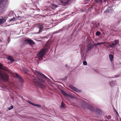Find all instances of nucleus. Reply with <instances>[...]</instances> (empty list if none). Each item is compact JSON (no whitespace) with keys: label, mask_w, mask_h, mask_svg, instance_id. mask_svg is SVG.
Segmentation results:
<instances>
[{"label":"nucleus","mask_w":121,"mask_h":121,"mask_svg":"<svg viewBox=\"0 0 121 121\" xmlns=\"http://www.w3.org/2000/svg\"><path fill=\"white\" fill-rule=\"evenodd\" d=\"M0 69H2L8 72L9 71L7 67H2V65L1 63H0ZM0 78L5 81H7L9 78V76L6 73L0 70Z\"/></svg>","instance_id":"1"},{"label":"nucleus","mask_w":121,"mask_h":121,"mask_svg":"<svg viewBox=\"0 0 121 121\" xmlns=\"http://www.w3.org/2000/svg\"><path fill=\"white\" fill-rule=\"evenodd\" d=\"M9 3L8 0H0V12H5Z\"/></svg>","instance_id":"2"},{"label":"nucleus","mask_w":121,"mask_h":121,"mask_svg":"<svg viewBox=\"0 0 121 121\" xmlns=\"http://www.w3.org/2000/svg\"><path fill=\"white\" fill-rule=\"evenodd\" d=\"M35 83L37 86H39L41 88H44L45 86L41 84L40 83L44 82V80L39 77H38L35 79H34Z\"/></svg>","instance_id":"3"},{"label":"nucleus","mask_w":121,"mask_h":121,"mask_svg":"<svg viewBox=\"0 0 121 121\" xmlns=\"http://www.w3.org/2000/svg\"><path fill=\"white\" fill-rule=\"evenodd\" d=\"M47 49V48H43L37 54V58L40 60H42L45 54V52Z\"/></svg>","instance_id":"4"},{"label":"nucleus","mask_w":121,"mask_h":121,"mask_svg":"<svg viewBox=\"0 0 121 121\" xmlns=\"http://www.w3.org/2000/svg\"><path fill=\"white\" fill-rule=\"evenodd\" d=\"M87 108L91 111H95L96 112L98 113H99L100 111L99 109L97 108L95 110L93 107L91 105H88L87 106Z\"/></svg>","instance_id":"5"},{"label":"nucleus","mask_w":121,"mask_h":121,"mask_svg":"<svg viewBox=\"0 0 121 121\" xmlns=\"http://www.w3.org/2000/svg\"><path fill=\"white\" fill-rule=\"evenodd\" d=\"M37 73L40 75V76L43 78H44L46 80H49V79L47 77L45 76L44 74L40 73V72L38 71H36Z\"/></svg>","instance_id":"6"},{"label":"nucleus","mask_w":121,"mask_h":121,"mask_svg":"<svg viewBox=\"0 0 121 121\" xmlns=\"http://www.w3.org/2000/svg\"><path fill=\"white\" fill-rule=\"evenodd\" d=\"M44 25V24L42 23L39 24V32H38V33H39L42 32Z\"/></svg>","instance_id":"7"},{"label":"nucleus","mask_w":121,"mask_h":121,"mask_svg":"<svg viewBox=\"0 0 121 121\" xmlns=\"http://www.w3.org/2000/svg\"><path fill=\"white\" fill-rule=\"evenodd\" d=\"M109 84L111 86H113L117 85V83L116 81H112L109 82Z\"/></svg>","instance_id":"8"},{"label":"nucleus","mask_w":121,"mask_h":121,"mask_svg":"<svg viewBox=\"0 0 121 121\" xmlns=\"http://www.w3.org/2000/svg\"><path fill=\"white\" fill-rule=\"evenodd\" d=\"M6 20L5 18H0V25L3 24L6 22Z\"/></svg>","instance_id":"9"},{"label":"nucleus","mask_w":121,"mask_h":121,"mask_svg":"<svg viewBox=\"0 0 121 121\" xmlns=\"http://www.w3.org/2000/svg\"><path fill=\"white\" fill-rule=\"evenodd\" d=\"M113 11V9L112 8L109 7L108 9L106 11H105V12L106 13H111Z\"/></svg>","instance_id":"10"},{"label":"nucleus","mask_w":121,"mask_h":121,"mask_svg":"<svg viewBox=\"0 0 121 121\" xmlns=\"http://www.w3.org/2000/svg\"><path fill=\"white\" fill-rule=\"evenodd\" d=\"M26 40L30 45L33 44H35V43L34 41L31 39H27Z\"/></svg>","instance_id":"11"},{"label":"nucleus","mask_w":121,"mask_h":121,"mask_svg":"<svg viewBox=\"0 0 121 121\" xmlns=\"http://www.w3.org/2000/svg\"><path fill=\"white\" fill-rule=\"evenodd\" d=\"M92 45H89L87 46V52H88L89 51L91 50L92 48Z\"/></svg>","instance_id":"12"},{"label":"nucleus","mask_w":121,"mask_h":121,"mask_svg":"<svg viewBox=\"0 0 121 121\" xmlns=\"http://www.w3.org/2000/svg\"><path fill=\"white\" fill-rule=\"evenodd\" d=\"M109 58L110 61L112 62L113 60V56L111 54H110L109 55Z\"/></svg>","instance_id":"13"},{"label":"nucleus","mask_w":121,"mask_h":121,"mask_svg":"<svg viewBox=\"0 0 121 121\" xmlns=\"http://www.w3.org/2000/svg\"><path fill=\"white\" fill-rule=\"evenodd\" d=\"M58 7V6L54 4H52V5L51 8V9H54L57 7Z\"/></svg>","instance_id":"14"},{"label":"nucleus","mask_w":121,"mask_h":121,"mask_svg":"<svg viewBox=\"0 0 121 121\" xmlns=\"http://www.w3.org/2000/svg\"><path fill=\"white\" fill-rule=\"evenodd\" d=\"M16 76L17 78L21 82H22L23 81V80L22 79V78L20 77L18 74L16 73Z\"/></svg>","instance_id":"15"},{"label":"nucleus","mask_w":121,"mask_h":121,"mask_svg":"<svg viewBox=\"0 0 121 121\" xmlns=\"http://www.w3.org/2000/svg\"><path fill=\"white\" fill-rule=\"evenodd\" d=\"M70 87L73 90H74L75 91H79V90H78V89L77 88H76L73 86H70Z\"/></svg>","instance_id":"16"},{"label":"nucleus","mask_w":121,"mask_h":121,"mask_svg":"<svg viewBox=\"0 0 121 121\" xmlns=\"http://www.w3.org/2000/svg\"><path fill=\"white\" fill-rule=\"evenodd\" d=\"M8 59L9 60H10L11 62H13L14 61L13 57L11 56H9L8 58Z\"/></svg>","instance_id":"17"},{"label":"nucleus","mask_w":121,"mask_h":121,"mask_svg":"<svg viewBox=\"0 0 121 121\" xmlns=\"http://www.w3.org/2000/svg\"><path fill=\"white\" fill-rule=\"evenodd\" d=\"M105 43V42L98 43L95 44V45L97 46L99 45H101L102 44H104Z\"/></svg>","instance_id":"18"},{"label":"nucleus","mask_w":121,"mask_h":121,"mask_svg":"<svg viewBox=\"0 0 121 121\" xmlns=\"http://www.w3.org/2000/svg\"><path fill=\"white\" fill-rule=\"evenodd\" d=\"M61 93L65 96H67V94L63 90H61Z\"/></svg>","instance_id":"19"},{"label":"nucleus","mask_w":121,"mask_h":121,"mask_svg":"<svg viewBox=\"0 0 121 121\" xmlns=\"http://www.w3.org/2000/svg\"><path fill=\"white\" fill-rule=\"evenodd\" d=\"M115 45V44L113 43H112L111 44H110L109 46V47L111 48H113Z\"/></svg>","instance_id":"20"},{"label":"nucleus","mask_w":121,"mask_h":121,"mask_svg":"<svg viewBox=\"0 0 121 121\" xmlns=\"http://www.w3.org/2000/svg\"><path fill=\"white\" fill-rule=\"evenodd\" d=\"M95 1L97 3H100L102 2V0H95Z\"/></svg>","instance_id":"21"},{"label":"nucleus","mask_w":121,"mask_h":121,"mask_svg":"<svg viewBox=\"0 0 121 121\" xmlns=\"http://www.w3.org/2000/svg\"><path fill=\"white\" fill-rule=\"evenodd\" d=\"M119 40H114V43L115 44V45H117V43H119Z\"/></svg>","instance_id":"22"},{"label":"nucleus","mask_w":121,"mask_h":121,"mask_svg":"<svg viewBox=\"0 0 121 121\" xmlns=\"http://www.w3.org/2000/svg\"><path fill=\"white\" fill-rule=\"evenodd\" d=\"M106 118L108 119H109L111 118V116H110L108 115L106 116Z\"/></svg>","instance_id":"23"},{"label":"nucleus","mask_w":121,"mask_h":121,"mask_svg":"<svg viewBox=\"0 0 121 121\" xmlns=\"http://www.w3.org/2000/svg\"><path fill=\"white\" fill-rule=\"evenodd\" d=\"M100 34V32L99 31H97L96 33V36H99V35Z\"/></svg>","instance_id":"24"},{"label":"nucleus","mask_w":121,"mask_h":121,"mask_svg":"<svg viewBox=\"0 0 121 121\" xmlns=\"http://www.w3.org/2000/svg\"><path fill=\"white\" fill-rule=\"evenodd\" d=\"M83 64L85 65H87V62L85 61H84L83 62Z\"/></svg>","instance_id":"25"},{"label":"nucleus","mask_w":121,"mask_h":121,"mask_svg":"<svg viewBox=\"0 0 121 121\" xmlns=\"http://www.w3.org/2000/svg\"><path fill=\"white\" fill-rule=\"evenodd\" d=\"M13 106L12 105L10 107L8 108V109L9 110H10L13 109Z\"/></svg>","instance_id":"26"},{"label":"nucleus","mask_w":121,"mask_h":121,"mask_svg":"<svg viewBox=\"0 0 121 121\" xmlns=\"http://www.w3.org/2000/svg\"><path fill=\"white\" fill-rule=\"evenodd\" d=\"M61 107L63 108H64L65 107L64 104L62 102L61 103Z\"/></svg>","instance_id":"27"},{"label":"nucleus","mask_w":121,"mask_h":121,"mask_svg":"<svg viewBox=\"0 0 121 121\" xmlns=\"http://www.w3.org/2000/svg\"><path fill=\"white\" fill-rule=\"evenodd\" d=\"M81 106L83 108H84L85 107V104L84 103H82V104L81 105Z\"/></svg>","instance_id":"28"},{"label":"nucleus","mask_w":121,"mask_h":121,"mask_svg":"<svg viewBox=\"0 0 121 121\" xmlns=\"http://www.w3.org/2000/svg\"><path fill=\"white\" fill-rule=\"evenodd\" d=\"M35 106H37L39 107H41V106L39 104H35Z\"/></svg>","instance_id":"29"},{"label":"nucleus","mask_w":121,"mask_h":121,"mask_svg":"<svg viewBox=\"0 0 121 121\" xmlns=\"http://www.w3.org/2000/svg\"><path fill=\"white\" fill-rule=\"evenodd\" d=\"M10 38H9V37H8V43H9V42L10 41Z\"/></svg>","instance_id":"30"},{"label":"nucleus","mask_w":121,"mask_h":121,"mask_svg":"<svg viewBox=\"0 0 121 121\" xmlns=\"http://www.w3.org/2000/svg\"><path fill=\"white\" fill-rule=\"evenodd\" d=\"M118 77V76L117 75H115V76L114 77H112V78H117V77Z\"/></svg>","instance_id":"31"},{"label":"nucleus","mask_w":121,"mask_h":121,"mask_svg":"<svg viewBox=\"0 0 121 121\" xmlns=\"http://www.w3.org/2000/svg\"><path fill=\"white\" fill-rule=\"evenodd\" d=\"M28 103H30V101H29V100H28L27 101Z\"/></svg>","instance_id":"32"},{"label":"nucleus","mask_w":121,"mask_h":121,"mask_svg":"<svg viewBox=\"0 0 121 121\" xmlns=\"http://www.w3.org/2000/svg\"><path fill=\"white\" fill-rule=\"evenodd\" d=\"M31 104L32 105H34V106H35V104H34L33 103H32Z\"/></svg>","instance_id":"33"},{"label":"nucleus","mask_w":121,"mask_h":121,"mask_svg":"<svg viewBox=\"0 0 121 121\" xmlns=\"http://www.w3.org/2000/svg\"><path fill=\"white\" fill-rule=\"evenodd\" d=\"M13 19H12L11 20V21H14V20H13Z\"/></svg>","instance_id":"34"},{"label":"nucleus","mask_w":121,"mask_h":121,"mask_svg":"<svg viewBox=\"0 0 121 121\" xmlns=\"http://www.w3.org/2000/svg\"><path fill=\"white\" fill-rule=\"evenodd\" d=\"M32 102H30V104H32Z\"/></svg>","instance_id":"35"}]
</instances>
